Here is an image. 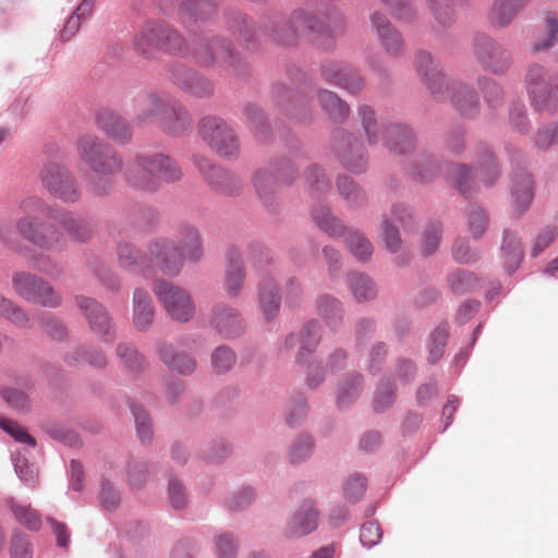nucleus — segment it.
<instances>
[{
  "instance_id": "nucleus-1",
  "label": "nucleus",
  "mask_w": 558,
  "mask_h": 558,
  "mask_svg": "<svg viewBox=\"0 0 558 558\" xmlns=\"http://www.w3.org/2000/svg\"><path fill=\"white\" fill-rule=\"evenodd\" d=\"M147 250L156 267L169 278L178 277L185 262L199 263L205 252L199 230L187 222L177 226L173 240L158 236L148 241Z\"/></svg>"
},
{
  "instance_id": "nucleus-2",
  "label": "nucleus",
  "mask_w": 558,
  "mask_h": 558,
  "mask_svg": "<svg viewBox=\"0 0 558 558\" xmlns=\"http://www.w3.org/2000/svg\"><path fill=\"white\" fill-rule=\"evenodd\" d=\"M76 148L80 161L98 177L90 183L94 193H109L113 183L108 178L123 170L122 155L101 138L90 134L80 136Z\"/></svg>"
},
{
  "instance_id": "nucleus-3",
  "label": "nucleus",
  "mask_w": 558,
  "mask_h": 558,
  "mask_svg": "<svg viewBox=\"0 0 558 558\" xmlns=\"http://www.w3.org/2000/svg\"><path fill=\"white\" fill-rule=\"evenodd\" d=\"M126 183L143 193H155L161 182L173 183L182 178V170L168 155L136 154L123 173Z\"/></svg>"
},
{
  "instance_id": "nucleus-4",
  "label": "nucleus",
  "mask_w": 558,
  "mask_h": 558,
  "mask_svg": "<svg viewBox=\"0 0 558 558\" xmlns=\"http://www.w3.org/2000/svg\"><path fill=\"white\" fill-rule=\"evenodd\" d=\"M525 85L535 111L546 114H555L558 111V73L533 63L526 70Z\"/></svg>"
},
{
  "instance_id": "nucleus-5",
  "label": "nucleus",
  "mask_w": 558,
  "mask_h": 558,
  "mask_svg": "<svg viewBox=\"0 0 558 558\" xmlns=\"http://www.w3.org/2000/svg\"><path fill=\"white\" fill-rule=\"evenodd\" d=\"M153 292L171 320L189 323L195 316L196 304L186 289L158 279L153 284Z\"/></svg>"
},
{
  "instance_id": "nucleus-6",
  "label": "nucleus",
  "mask_w": 558,
  "mask_h": 558,
  "mask_svg": "<svg viewBox=\"0 0 558 558\" xmlns=\"http://www.w3.org/2000/svg\"><path fill=\"white\" fill-rule=\"evenodd\" d=\"M195 60L207 68H220L240 74L244 68L240 54L231 43L222 37H213L199 43L194 49Z\"/></svg>"
},
{
  "instance_id": "nucleus-7",
  "label": "nucleus",
  "mask_w": 558,
  "mask_h": 558,
  "mask_svg": "<svg viewBox=\"0 0 558 558\" xmlns=\"http://www.w3.org/2000/svg\"><path fill=\"white\" fill-rule=\"evenodd\" d=\"M198 131L202 140L220 157L232 159L239 155L240 140L223 119L215 116L204 117Z\"/></svg>"
},
{
  "instance_id": "nucleus-8",
  "label": "nucleus",
  "mask_w": 558,
  "mask_h": 558,
  "mask_svg": "<svg viewBox=\"0 0 558 558\" xmlns=\"http://www.w3.org/2000/svg\"><path fill=\"white\" fill-rule=\"evenodd\" d=\"M11 283L14 293L26 302L50 308H56L62 303L60 293L49 282L28 271H15Z\"/></svg>"
},
{
  "instance_id": "nucleus-9",
  "label": "nucleus",
  "mask_w": 558,
  "mask_h": 558,
  "mask_svg": "<svg viewBox=\"0 0 558 558\" xmlns=\"http://www.w3.org/2000/svg\"><path fill=\"white\" fill-rule=\"evenodd\" d=\"M294 166L289 160L259 167L253 174L252 182L258 198L266 207L275 203L279 190L278 180L291 184L294 180Z\"/></svg>"
},
{
  "instance_id": "nucleus-10",
  "label": "nucleus",
  "mask_w": 558,
  "mask_h": 558,
  "mask_svg": "<svg viewBox=\"0 0 558 558\" xmlns=\"http://www.w3.org/2000/svg\"><path fill=\"white\" fill-rule=\"evenodd\" d=\"M43 187L63 203H75L81 197L80 184L74 174L63 165L49 161L39 173Z\"/></svg>"
},
{
  "instance_id": "nucleus-11",
  "label": "nucleus",
  "mask_w": 558,
  "mask_h": 558,
  "mask_svg": "<svg viewBox=\"0 0 558 558\" xmlns=\"http://www.w3.org/2000/svg\"><path fill=\"white\" fill-rule=\"evenodd\" d=\"M473 56L484 71L505 74L512 64L511 52L487 35H477L472 47Z\"/></svg>"
},
{
  "instance_id": "nucleus-12",
  "label": "nucleus",
  "mask_w": 558,
  "mask_h": 558,
  "mask_svg": "<svg viewBox=\"0 0 558 558\" xmlns=\"http://www.w3.org/2000/svg\"><path fill=\"white\" fill-rule=\"evenodd\" d=\"M16 227L25 240L39 248L62 251L66 246V238L58 223L44 226L38 219L20 218Z\"/></svg>"
},
{
  "instance_id": "nucleus-13",
  "label": "nucleus",
  "mask_w": 558,
  "mask_h": 558,
  "mask_svg": "<svg viewBox=\"0 0 558 558\" xmlns=\"http://www.w3.org/2000/svg\"><path fill=\"white\" fill-rule=\"evenodd\" d=\"M322 339V326L317 320H310L299 332L289 333L283 342L282 349L290 351L299 347L294 361L299 366H304L312 361Z\"/></svg>"
},
{
  "instance_id": "nucleus-14",
  "label": "nucleus",
  "mask_w": 558,
  "mask_h": 558,
  "mask_svg": "<svg viewBox=\"0 0 558 558\" xmlns=\"http://www.w3.org/2000/svg\"><path fill=\"white\" fill-rule=\"evenodd\" d=\"M76 305L83 313L90 330L104 342H112L116 338V325L108 310L97 300L78 295Z\"/></svg>"
},
{
  "instance_id": "nucleus-15",
  "label": "nucleus",
  "mask_w": 558,
  "mask_h": 558,
  "mask_svg": "<svg viewBox=\"0 0 558 558\" xmlns=\"http://www.w3.org/2000/svg\"><path fill=\"white\" fill-rule=\"evenodd\" d=\"M290 34L280 38L283 44H290L298 34L306 31H312L318 34H328L335 36L342 32V19L336 16L332 22L327 24L319 21L316 16L312 15L305 10H294L288 21Z\"/></svg>"
},
{
  "instance_id": "nucleus-16",
  "label": "nucleus",
  "mask_w": 558,
  "mask_h": 558,
  "mask_svg": "<svg viewBox=\"0 0 558 558\" xmlns=\"http://www.w3.org/2000/svg\"><path fill=\"white\" fill-rule=\"evenodd\" d=\"M195 163L215 192L226 196H234L241 193L243 182L231 171L213 165L205 157H195Z\"/></svg>"
},
{
  "instance_id": "nucleus-17",
  "label": "nucleus",
  "mask_w": 558,
  "mask_h": 558,
  "mask_svg": "<svg viewBox=\"0 0 558 558\" xmlns=\"http://www.w3.org/2000/svg\"><path fill=\"white\" fill-rule=\"evenodd\" d=\"M169 96L150 92L133 100V123L137 126L159 125L169 105Z\"/></svg>"
},
{
  "instance_id": "nucleus-18",
  "label": "nucleus",
  "mask_w": 558,
  "mask_h": 558,
  "mask_svg": "<svg viewBox=\"0 0 558 558\" xmlns=\"http://www.w3.org/2000/svg\"><path fill=\"white\" fill-rule=\"evenodd\" d=\"M166 14L175 13L184 25H192L210 19L215 7L206 0H157Z\"/></svg>"
},
{
  "instance_id": "nucleus-19",
  "label": "nucleus",
  "mask_w": 558,
  "mask_h": 558,
  "mask_svg": "<svg viewBox=\"0 0 558 558\" xmlns=\"http://www.w3.org/2000/svg\"><path fill=\"white\" fill-rule=\"evenodd\" d=\"M116 256L118 266L132 275L148 277L156 265L155 258L150 257L147 248L146 252H143L128 241L118 242Z\"/></svg>"
},
{
  "instance_id": "nucleus-20",
  "label": "nucleus",
  "mask_w": 558,
  "mask_h": 558,
  "mask_svg": "<svg viewBox=\"0 0 558 558\" xmlns=\"http://www.w3.org/2000/svg\"><path fill=\"white\" fill-rule=\"evenodd\" d=\"M333 150L341 165L354 172L366 169L367 159L362 143L353 135L339 131L335 135Z\"/></svg>"
},
{
  "instance_id": "nucleus-21",
  "label": "nucleus",
  "mask_w": 558,
  "mask_h": 558,
  "mask_svg": "<svg viewBox=\"0 0 558 558\" xmlns=\"http://www.w3.org/2000/svg\"><path fill=\"white\" fill-rule=\"evenodd\" d=\"M388 151L405 156L417 147V137L412 128L401 122H385L380 142Z\"/></svg>"
},
{
  "instance_id": "nucleus-22",
  "label": "nucleus",
  "mask_w": 558,
  "mask_h": 558,
  "mask_svg": "<svg viewBox=\"0 0 558 558\" xmlns=\"http://www.w3.org/2000/svg\"><path fill=\"white\" fill-rule=\"evenodd\" d=\"M416 72L432 93L438 99H445L449 83L439 62L427 51H420L415 61Z\"/></svg>"
},
{
  "instance_id": "nucleus-23",
  "label": "nucleus",
  "mask_w": 558,
  "mask_h": 558,
  "mask_svg": "<svg viewBox=\"0 0 558 558\" xmlns=\"http://www.w3.org/2000/svg\"><path fill=\"white\" fill-rule=\"evenodd\" d=\"M210 326L225 339L240 337L245 329L239 310L223 303L213 306Z\"/></svg>"
},
{
  "instance_id": "nucleus-24",
  "label": "nucleus",
  "mask_w": 558,
  "mask_h": 558,
  "mask_svg": "<svg viewBox=\"0 0 558 558\" xmlns=\"http://www.w3.org/2000/svg\"><path fill=\"white\" fill-rule=\"evenodd\" d=\"M323 78L331 84L339 86L350 94H357L364 87V81L355 69L350 65L327 61L320 69Z\"/></svg>"
},
{
  "instance_id": "nucleus-25",
  "label": "nucleus",
  "mask_w": 558,
  "mask_h": 558,
  "mask_svg": "<svg viewBox=\"0 0 558 558\" xmlns=\"http://www.w3.org/2000/svg\"><path fill=\"white\" fill-rule=\"evenodd\" d=\"M475 175L478 185L493 186L500 178L501 171L492 148L480 144L473 151Z\"/></svg>"
},
{
  "instance_id": "nucleus-26",
  "label": "nucleus",
  "mask_w": 558,
  "mask_h": 558,
  "mask_svg": "<svg viewBox=\"0 0 558 558\" xmlns=\"http://www.w3.org/2000/svg\"><path fill=\"white\" fill-rule=\"evenodd\" d=\"M257 303L266 320L276 317L280 311V287L278 280L270 274L263 275L257 284Z\"/></svg>"
},
{
  "instance_id": "nucleus-27",
  "label": "nucleus",
  "mask_w": 558,
  "mask_h": 558,
  "mask_svg": "<svg viewBox=\"0 0 558 558\" xmlns=\"http://www.w3.org/2000/svg\"><path fill=\"white\" fill-rule=\"evenodd\" d=\"M451 105L463 117L473 118L480 112V98L475 89L462 82H454L449 85L446 93Z\"/></svg>"
},
{
  "instance_id": "nucleus-28",
  "label": "nucleus",
  "mask_w": 558,
  "mask_h": 558,
  "mask_svg": "<svg viewBox=\"0 0 558 558\" xmlns=\"http://www.w3.org/2000/svg\"><path fill=\"white\" fill-rule=\"evenodd\" d=\"M534 199V181L523 169L514 172L511 183V204L515 216L523 215Z\"/></svg>"
},
{
  "instance_id": "nucleus-29",
  "label": "nucleus",
  "mask_w": 558,
  "mask_h": 558,
  "mask_svg": "<svg viewBox=\"0 0 558 558\" xmlns=\"http://www.w3.org/2000/svg\"><path fill=\"white\" fill-rule=\"evenodd\" d=\"M246 271L240 251L231 246L227 251L225 271V291L229 298H238L244 287Z\"/></svg>"
},
{
  "instance_id": "nucleus-30",
  "label": "nucleus",
  "mask_w": 558,
  "mask_h": 558,
  "mask_svg": "<svg viewBox=\"0 0 558 558\" xmlns=\"http://www.w3.org/2000/svg\"><path fill=\"white\" fill-rule=\"evenodd\" d=\"M56 223L63 230V234L76 243H87L94 234V228L86 218L72 211H62L56 218Z\"/></svg>"
},
{
  "instance_id": "nucleus-31",
  "label": "nucleus",
  "mask_w": 558,
  "mask_h": 558,
  "mask_svg": "<svg viewBox=\"0 0 558 558\" xmlns=\"http://www.w3.org/2000/svg\"><path fill=\"white\" fill-rule=\"evenodd\" d=\"M318 524V512L311 501H304L290 518L286 534L288 537H299L313 532Z\"/></svg>"
},
{
  "instance_id": "nucleus-32",
  "label": "nucleus",
  "mask_w": 558,
  "mask_h": 558,
  "mask_svg": "<svg viewBox=\"0 0 558 558\" xmlns=\"http://www.w3.org/2000/svg\"><path fill=\"white\" fill-rule=\"evenodd\" d=\"M132 320L138 331H147L155 318V307L149 292L143 288H136L132 298Z\"/></svg>"
},
{
  "instance_id": "nucleus-33",
  "label": "nucleus",
  "mask_w": 558,
  "mask_h": 558,
  "mask_svg": "<svg viewBox=\"0 0 558 558\" xmlns=\"http://www.w3.org/2000/svg\"><path fill=\"white\" fill-rule=\"evenodd\" d=\"M97 125L109 138L119 144H126L132 138L129 123L117 113L109 111L99 112Z\"/></svg>"
},
{
  "instance_id": "nucleus-34",
  "label": "nucleus",
  "mask_w": 558,
  "mask_h": 558,
  "mask_svg": "<svg viewBox=\"0 0 558 558\" xmlns=\"http://www.w3.org/2000/svg\"><path fill=\"white\" fill-rule=\"evenodd\" d=\"M158 356L168 368L184 376L193 374L197 367V363L192 355L183 351H177L171 344H159Z\"/></svg>"
},
{
  "instance_id": "nucleus-35",
  "label": "nucleus",
  "mask_w": 558,
  "mask_h": 558,
  "mask_svg": "<svg viewBox=\"0 0 558 558\" xmlns=\"http://www.w3.org/2000/svg\"><path fill=\"white\" fill-rule=\"evenodd\" d=\"M192 119L189 111L180 104L169 98V105L163 112L159 128L165 132L179 135L191 128Z\"/></svg>"
},
{
  "instance_id": "nucleus-36",
  "label": "nucleus",
  "mask_w": 558,
  "mask_h": 558,
  "mask_svg": "<svg viewBox=\"0 0 558 558\" xmlns=\"http://www.w3.org/2000/svg\"><path fill=\"white\" fill-rule=\"evenodd\" d=\"M172 80L181 89L195 97L204 98L213 93V86L206 78L187 69H179Z\"/></svg>"
},
{
  "instance_id": "nucleus-37",
  "label": "nucleus",
  "mask_w": 558,
  "mask_h": 558,
  "mask_svg": "<svg viewBox=\"0 0 558 558\" xmlns=\"http://www.w3.org/2000/svg\"><path fill=\"white\" fill-rule=\"evenodd\" d=\"M363 390V377L360 373H349L338 385L336 393L337 407L348 409L359 399Z\"/></svg>"
},
{
  "instance_id": "nucleus-38",
  "label": "nucleus",
  "mask_w": 558,
  "mask_h": 558,
  "mask_svg": "<svg viewBox=\"0 0 558 558\" xmlns=\"http://www.w3.org/2000/svg\"><path fill=\"white\" fill-rule=\"evenodd\" d=\"M316 307L327 327L331 330L340 328L344 317L343 304L340 300L329 294H323L317 299Z\"/></svg>"
},
{
  "instance_id": "nucleus-39",
  "label": "nucleus",
  "mask_w": 558,
  "mask_h": 558,
  "mask_svg": "<svg viewBox=\"0 0 558 558\" xmlns=\"http://www.w3.org/2000/svg\"><path fill=\"white\" fill-rule=\"evenodd\" d=\"M372 24L376 29L387 52L398 54L403 48V40L400 34L393 29L386 16L374 13L372 15Z\"/></svg>"
},
{
  "instance_id": "nucleus-40",
  "label": "nucleus",
  "mask_w": 558,
  "mask_h": 558,
  "mask_svg": "<svg viewBox=\"0 0 558 558\" xmlns=\"http://www.w3.org/2000/svg\"><path fill=\"white\" fill-rule=\"evenodd\" d=\"M347 283L353 299L359 303L372 301L377 296L376 283L365 274H349L347 276Z\"/></svg>"
},
{
  "instance_id": "nucleus-41",
  "label": "nucleus",
  "mask_w": 558,
  "mask_h": 558,
  "mask_svg": "<svg viewBox=\"0 0 558 558\" xmlns=\"http://www.w3.org/2000/svg\"><path fill=\"white\" fill-rule=\"evenodd\" d=\"M501 254L505 259V268L509 274L515 271L520 266L523 250L520 242V238L517 232L506 230L504 232V239L501 243Z\"/></svg>"
},
{
  "instance_id": "nucleus-42",
  "label": "nucleus",
  "mask_w": 558,
  "mask_h": 558,
  "mask_svg": "<svg viewBox=\"0 0 558 558\" xmlns=\"http://www.w3.org/2000/svg\"><path fill=\"white\" fill-rule=\"evenodd\" d=\"M162 22H150L136 35L134 44L138 52L149 56L156 49H160V36Z\"/></svg>"
},
{
  "instance_id": "nucleus-43",
  "label": "nucleus",
  "mask_w": 558,
  "mask_h": 558,
  "mask_svg": "<svg viewBox=\"0 0 558 558\" xmlns=\"http://www.w3.org/2000/svg\"><path fill=\"white\" fill-rule=\"evenodd\" d=\"M450 178L456 189L465 196H471L477 191L478 184L475 172L464 163L452 165Z\"/></svg>"
},
{
  "instance_id": "nucleus-44",
  "label": "nucleus",
  "mask_w": 558,
  "mask_h": 558,
  "mask_svg": "<svg viewBox=\"0 0 558 558\" xmlns=\"http://www.w3.org/2000/svg\"><path fill=\"white\" fill-rule=\"evenodd\" d=\"M0 316L22 329H29L33 323L28 313L13 300L0 294Z\"/></svg>"
},
{
  "instance_id": "nucleus-45",
  "label": "nucleus",
  "mask_w": 558,
  "mask_h": 558,
  "mask_svg": "<svg viewBox=\"0 0 558 558\" xmlns=\"http://www.w3.org/2000/svg\"><path fill=\"white\" fill-rule=\"evenodd\" d=\"M544 35L537 38L531 47L532 52L539 53L550 50L558 43V16L547 12L544 16Z\"/></svg>"
},
{
  "instance_id": "nucleus-46",
  "label": "nucleus",
  "mask_w": 558,
  "mask_h": 558,
  "mask_svg": "<svg viewBox=\"0 0 558 558\" xmlns=\"http://www.w3.org/2000/svg\"><path fill=\"white\" fill-rule=\"evenodd\" d=\"M317 100L323 111L335 121L343 120L349 116V106L330 90L319 89Z\"/></svg>"
},
{
  "instance_id": "nucleus-47",
  "label": "nucleus",
  "mask_w": 558,
  "mask_h": 558,
  "mask_svg": "<svg viewBox=\"0 0 558 558\" xmlns=\"http://www.w3.org/2000/svg\"><path fill=\"white\" fill-rule=\"evenodd\" d=\"M520 13L510 0H494L488 20L493 27L506 28L508 27Z\"/></svg>"
},
{
  "instance_id": "nucleus-48",
  "label": "nucleus",
  "mask_w": 558,
  "mask_h": 558,
  "mask_svg": "<svg viewBox=\"0 0 558 558\" xmlns=\"http://www.w3.org/2000/svg\"><path fill=\"white\" fill-rule=\"evenodd\" d=\"M349 252L360 262L366 263L371 259L374 246L367 236L357 231L350 230L344 239Z\"/></svg>"
},
{
  "instance_id": "nucleus-49",
  "label": "nucleus",
  "mask_w": 558,
  "mask_h": 558,
  "mask_svg": "<svg viewBox=\"0 0 558 558\" xmlns=\"http://www.w3.org/2000/svg\"><path fill=\"white\" fill-rule=\"evenodd\" d=\"M357 113L367 142L371 145L380 143L385 123H378L374 109L367 105H361Z\"/></svg>"
},
{
  "instance_id": "nucleus-50",
  "label": "nucleus",
  "mask_w": 558,
  "mask_h": 558,
  "mask_svg": "<svg viewBox=\"0 0 558 558\" xmlns=\"http://www.w3.org/2000/svg\"><path fill=\"white\" fill-rule=\"evenodd\" d=\"M15 520L31 531H38L41 527V517L37 510L29 505L19 504L13 498L7 501Z\"/></svg>"
},
{
  "instance_id": "nucleus-51",
  "label": "nucleus",
  "mask_w": 558,
  "mask_h": 558,
  "mask_svg": "<svg viewBox=\"0 0 558 558\" xmlns=\"http://www.w3.org/2000/svg\"><path fill=\"white\" fill-rule=\"evenodd\" d=\"M337 189L341 198L350 207H360L366 203V195L353 179L343 175L337 180Z\"/></svg>"
},
{
  "instance_id": "nucleus-52",
  "label": "nucleus",
  "mask_w": 558,
  "mask_h": 558,
  "mask_svg": "<svg viewBox=\"0 0 558 558\" xmlns=\"http://www.w3.org/2000/svg\"><path fill=\"white\" fill-rule=\"evenodd\" d=\"M313 219L318 228L329 236H340L344 234V226L326 206H319L313 209Z\"/></svg>"
},
{
  "instance_id": "nucleus-53",
  "label": "nucleus",
  "mask_w": 558,
  "mask_h": 558,
  "mask_svg": "<svg viewBox=\"0 0 558 558\" xmlns=\"http://www.w3.org/2000/svg\"><path fill=\"white\" fill-rule=\"evenodd\" d=\"M116 353L124 367L133 373L142 372L146 367V359L130 343H119Z\"/></svg>"
},
{
  "instance_id": "nucleus-54",
  "label": "nucleus",
  "mask_w": 558,
  "mask_h": 558,
  "mask_svg": "<svg viewBox=\"0 0 558 558\" xmlns=\"http://www.w3.org/2000/svg\"><path fill=\"white\" fill-rule=\"evenodd\" d=\"M315 448V440L308 434H300L291 444L289 460L293 464H301L312 456Z\"/></svg>"
},
{
  "instance_id": "nucleus-55",
  "label": "nucleus",
  "mask_w": 558,
  "mask_h": 558,
  "mask_svg": "<svg viewBox=\"0 0 558 558\" xmlns=\"http://www.w3.org/2000/svg\"><path fill=\"white\" fill-rule=\"evenodd\" d=\"M466 222L469 230L474 239L481 238L489 223L486 211L478 205L472 204L466 209Z\"/></svg>"
},
{
  "instance_id": "nucleus-56",
  "label": "nucleus",
  "mask_w": 558,
  "mask_h": 558,
  "mask_svg": "<svg viewBox=\"0 0 558 558\" xmlns=\"http://www.w3.org/2000/svg\"><path fill=\"white\" fill-rule=\"evenodd\" d=\"M532 143L538 150H548L558 145V120L539 126L533 136Z\"/></svg>"
},
{
  "instance_id": "nucleus-57",
  "label": "nucleus",
  "mask_w": 558,
  "mask_h": 558,
  "mask_svg": "<svg viewBox=\"0 0 558 558\" xmlns=\"http://www.w3.org/2000/svg\"><path fill=\"white\" fill-rule=\"evenodd\" d=\"M477 85L489 108L496 109L502 104L504 89L495 80L483 75L477 78Z\"/></svg>"
},
{
  "instance_id": "nucleus-58",
  "label": "nucleus",
  "mask_w": 558,
  "mask_h": 558,
  "mask_svg": "<svg viewBox=\"0 0 558 558\" xmlns=\"http://www.w3.org/2000/svg\"><path fill=\"white\" fill-rule=\"evenodd\" d=\"M390 220L398 222L404 231H411L417 226L415 210L405 203H395L390 209Z\"/></svg>"
},
{
  "instance_id": "nucleus-59",
  "label": "nucleus",
  "mask_w": 558,
  "mask_h": 558,
  "mask_svg": "<svg viewBox=\"0 0 558 558\" xmlns=\"http://www.w3.org/2000/svg\"><path fill=\"white\" fill-rule=\"evenodd\" d=\"M210 362L215 373L225 374L234 366L236 354L231 348L220 345L213 351Z\"/></svg>"
},
{
  "instance_id": "nucleus-60",
  "label": "nucleus",
  "mask_w": 558,
  "mask_h": 558,
  "mask_svg": "<svg viewBox=\"0 0 558 558\" xmlns=\"http://www.w3.org/2000/svg\"><path fill=\"white\" fill-rule=\"evenodd\" d=\"M448 283L454 294H464L472 291L478 283L473 272L458 270L448 277Z\"/></svg>"
},
{
  "instance_id": "nucleus-61",
  "label": "nucleus",
  "mask_w": 558,
  "mask_h": 558,
  "mask_svg": "<svg viewBox=\"0 0 558 558\" xmlns=\"http://www.w3.org/2000/svg\"><path fill=\"white\" fill-rule=\"evenodd\" d=\"M381 239L385 247L392 254L398 253L402 246V239L399 229L392 223L387 215L381 218Z\"/></svg>"
},
{
  "instance_id": "nucleus-62",
  "label": "nucleus",
  "mask_w": 558,
  "mask_h": 558,
  "mask_svg": "<svg viewBox=\"0 0 558 558\" xmlns=\"http://www.w3.org/2000/svg\"><path fill=\"white\" fill-rule=\"evenodd\" d=\"M436 20L442 26L448 27L454 22L452 0H426Z\"/></svg>"
},
{
  "instance_id": "nucleus-63",
  "label": "nucleus",
  "mask_w": 558,
  "mask_h": 558,
  "mask_svg": "<svg viewBox=\"0 0 558 558\" xmlns=\"http://www.w3.org/2000/svg\"><path fill=\"white\" fill-rule=\"evenodd\" d=\"M396 399V387L391 380H383L375 392L374 409L376 412H384L391 407Z\"/></svg>"
},
{
  "instance_id": "nucleus-64",
  "label": "nucleus",
  "mask_w": 558,
  "mask_h": 558,
  "mask_svg": "<svg viewBox=\"0 0 558 558\" xmlns=\"http://www.w3.org/2000/svg\"><path fill=\"white\" fill-rule=\"evenodd\" d=\"M239 543L232 533L223 532L215 537V549L218 558H235Z\"/></svg>"
}]
</instances>
